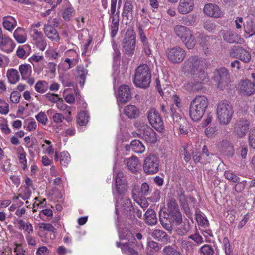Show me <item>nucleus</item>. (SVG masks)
<instances>
[{
    "mask_svg": "<svg viewBox=\"0 0 255 255\" xmlns=\"http://www.w3.org/2000/svg\"><path fill=\"white\" fill-rule=\"evenodd\" d=\"M151 198H152V201L153 202H156L158 201L160 198V191L156 190L151 196Z\"/></svg>",
    "mask_w": 255,
    "mask_h": 255,
    "instance_id": "62",
    "label": "nucleus"
},
{
    "mask_svg": "<svg viewBox=\"0 0 255 255\" xmlns=\"http://www.w3.org/2000/svg\"><path fill=\"white\" fill-rule=\"evenodd\" d=\"M39 227L40 228H43L45 230L52 232H55V231L56 230L55 227L52 224L49 223H41Z\"/></svg>",
    "mask_w": 255,
    "mask_h": 255,
    "instance_id": "53",
    "label": "nucleus"
},
{
    "mask_svg": "<svg viewBox=\"0 0 255 255\" xmlns=\"http://www.w3.org/2000/svg\"><path fill=\"white\" fill-rule=\"evenodd\" d=\"M224 40L230 43H237L239 37L236 33L232 31H225L223 33Z\"/></svg>",
    "mask_w": 255,
    "mask_h": 255,
    "instance_id": "28",
    "label": "nucleus"
},
{
    "mask_svg": "<svg viewBox=\"0 0 255 255\" xmlns=\"http://www.w3.org/2000/svg\"><path fill=\"white\" fill-rule=\"evenodd\" d=\"M193 7V0H180L178 8L180 13L185 14L191 12Z\"/></svg>",
    "mask_w": 255,
    "mask_h": 255,
    "instance_id": "16",
    "label": "nucleus"
},
{
    "mask_svg": "<svg viewBox=\"0 0 255 255\" xmlns=\"http://www.w3.org/2000/svg\"><path fill=\"white\" fill-rule=\"evenodd\" d=\"M43 30L45 35L51 40L57 41L59 40L58 32L51 25L45 24Z\"/></svg>",
    "mask_w": 255,
    "mask_h": 255,
    "instance_id": "18",
    "label": "nucleus"
},
{
    "mask_svg": "<svg viewBox=\"0 0 255 255\" xmlns=\"http://www.w3.org/2000/svg\"><path fill=\"white\" fill-rule=\"evenodd\" d=\"M77 72L78 73L77 79L79 84L83 86L85 83L86 76L88 73L87 70L85 69L83 66H78L77 67Z\"/></svg>",
    "mask_w": 255,
    "mask_h": 255,
    "instance_id": "29",
    "label": "nucleus"
},
{
    "mask_svg": "<svg viewBox=\"0 0 255 255\" xmlns=\"http://www.w3.org/2000/svg\"><path fill=\"white\" fill-rule=\"evenodd\" d=\"M118 101L124 104L129 101L132 98L130 89L128 85L121 86L118 90Z\"/></svg>",
    "mask_w": 255,
    "mask_h": 255,
    "instance_id": "14",
    "label": "nucleus"
},
{
    "mask_svg": "<svg viewBox=\"0 0 255 255\" xmlns=\"http://www.w3.org/2000/svg\"><path fill=\"white\" fill-rule=\"evenodd\" d=\"M183 150L182 151V155L183 156L184 160L186 162H188L191 159V155L188 150V146L184 144L182 146Z\"/></svg>",
    "mask_w": 255,
    "mask_h": 255,
    "instance_id": "46",
    "label": "nucleus"
},
{
    "mask_svg": "<svg viewBox=\"0 0 255 255\" xmlns=\"http://www.w3.org/2000/svg\"><path fill=\"white\" fill-rule=\"evenodd\" d=\"M74 10L72 8L69 7L65 9L63 13V18L66 21H69Z\"/></svg>",
    "mask_w": 255,
    "mask_h": 255,
    "instance_id": "48",
    "label": "nucleus"
},
{
    "mask_svg": "<svg viewBox=\"0 0 255 255\" xmlns=\"http://www.w3.org/2000/svg\"><path fill=\"white\" fill-rule=\"evenodd\" d=\"M181 205L182 206V207L185 212V213L187 215L189 216L191 214V211L189 207V204L185 199H182L181 198L180 200Z\"/></svg>",
    "mask_w": 255,
    "mask_h": 255,
    "instance_id": "45",
    "label": "nucleus"
},
{
    "mask_svg": "<svg viewBox=\"0 0 255 255\" xmlns=\"http://www.w3.org/2000/svg\"><path fill=\"white\" fill-rule=\"evenodd\" d=\"M240 90L243 94L250 96L255 93V88L251 81L246 79L241 82Z\"/></svg>",
    "mask_w": 255,
    "mask_h": 255,
    "instance_id": "17",
    "label": "nucleus"
},
{
    "mask_svg": "<svg viewBox=\"0 0 255 255\" xmlns=\"http://www.w3.org/2000/svg\"><path fill=\"white\" fill-rule=\"evenodd\" d=\"M137 128V135L149 143H155L158 140V135L147 124L138 122L135 124Z\"/></svg>",
    "mask_w": 255,
    "mask_h": 255,
    "instance_id": "6",
    "label": "nucleus"
},
{
    "mask_svg": "<svg viewBox=\"0 0 255 255\" xmlns=\"http://www.w3.org/2000/svg\"><path fill=\"white\" fill-rule=\"evenodd\" d=\"M214 80L217 83V87L221 90L228 87L230 82L229 71L222 67L217 69L215 72Z\"/></svg>",
    "mask_w": 255,
    "mask_h": 255,
    "instance_id": "8",
    "label": "nucleus"
},
{
    "mask_svg": "<svg viewBox=\"0 0 255 255\" xmlns=\"http://www.w3.org/2000/svg\"><path fill=\"white\" fill-rule=\"evenodd\" d=\"M36 120L42 125H45L48 121L46 115L43 112H40L35 116Z\"/></svg>",
    "mask_w": 255,
    "mask_h": 255,
    "instance_id": "44",
    "label": "nucleus"
},
{
    "mask_svg": "<svg viewBox=\"0 0 255 255\" xmlns=\"http://www.w3.org/2000/svg\"><path fill=\"white\" fill-rule=\"evenodd\" d=\"M44 81H39L36 84L35 86V88L36 91L39 93H43L45 92V90L44 89L43 83Z\"/></svg>",
    "mask_w": 255,
    "mask_h": 255,
    "instance_id": "55",
    "label": "nucleus"
},
{
    "mask_svg": "<svg viewBox=\"0 0 255 255\" xmlns=\"http://www.w3.org/2000/svg\"><path fill=\"white\" fill-rule=\"evenodd\" d=\"M246 50L240 46H234L229 51V55L231 57L239 59L242 54H245Z\"/></svg>",
    "mask_w": 255,
    "mask_h": 255,
    "instance_id": "27",
    "label": "nucleus"
},
{
    "mask_svg": "<svg viewBox=\"0 0 255 255\" xmlns=\"http://www.w3.org/2000/svg\"><path fill=\"white\" fill-rule=\"evenodd\" d=\"M8 45H10L11 48H14V46H13V41L9 37H3L2 34L0 35V46L1 47H4Z\"/></svg>",
    "mask_w": 255,
    "mask_h": 255,
    "instance_id": "37",
    "label": "nucleus"
},
{
    "mask_svg": "<svg viewBox=\"0 0 255 255\" xmlns=\"http://www.w3.org/2000/svg\"><path fill=\"white\" fill-rule=\"evenodd\" d=\"M117 0H111V16H114L116 13V5H117Z\"/></svg>",
    "mask_w": 255,
    "mask_h": 255,
    "instance_id": "64",
    "label": "nucleus"
},
{
    "mask_svg": "<svg viewBox=\"0 0 255 255\" xmlns=\"http://www.w3.org/2000/svg\"><path fill=\"white\" fill-rule=\"evenodd\" d=\"M6 75L9 82L12 84H15L20 79L18 71L15 69H9Z\"/></svg>",
    "mask_w": 255,
    "mask_h": 255,
    "instance_id": "26",
    "label": "nucleus"
},
{
    "mask_svg": "<svg viewBox=\"0 0 255 255\" xmlns=\"http://www.w3.org/2000/svg\"><path fill=\"white\" fill-rule=\"evenodd\" d=\"M143 219L147 224L149 225H155L157 223V218L154 210L149 208L144 215Z\"/></svg>",
    "mask_w": 255,
    "mask_h": 255,
    "instance_id": "21",
    "label": "nucleus"
},
{
    "mask_svg": "<svg viewBox=\"0 0 255 255\" xmlns=\"http://www.w3.org/2000/svg\"><path fill=\"white\" fill-rule=\"evenodd\" d=\"M116 190L119 194H122L127 189L126 180L122 172H119L115 178Z\"/></svg>",
    "mask_w": 255,
    "mask_h": 255,
    "instance_id": "15",
    "label": "nucleus"
},
{
    "mask_svg": "<svg viewBox=\"0 0 255 255\" xmlns=\"http://www.w3.org/2000/svg\"><path fill=\"white\" fill-rule=\"evenodd\" d=\"M147 247L148 249H150L156 252L158 251L160 249L158 244L153 241L148 242Z\"/></svg>",
    "mask_w": 255,
    "mask_h": 255,
    "instance_id": "56",
    "label": "nucleus"
},
{
    "mask_svg": "<svg viewBox=\"0 0 255 255\" xmlns=\"http://www.w3.org/2000/svg\"><path fill=\"white\" fill-rule=\"evenodd\" d=\"M132 151L136 153H142L145 150V147L142 142L138 140H134L130 142Z\"/></svg>",
    "mask_w": 255,
    "mask_h": 255,
    "instance_id": "32",
    "label": "nucleus"
},
{
    "mask_svg": "<svg viewBox=\"0 0 255 255\" xmlns=\"http://www.w3.org/2000/svg\"><path fill=\"white\" fill-rule=\"evenodd\" d=\"M17 22L15 19L12 17H8L4 20L3 25L4 28L9 30L11 31L16 26Z\"/></svg>",
    "mask_w": 255,
    "mask_h": 255,
    "instance_id": "34",
    "label": "nucleus"
},
{
    "mask_svg": "<svg viewBox=\"0 0 255 255\" xmlns=\"http://www.w3.org/2000/svg\"><path fill=\"white\" fill-rule=\"evenodd\" d=\"M35 40L36 41V44L37 47H38L40 50L44 51L47 45V43L45 40L43 38H41L35 39Z\"/></svg>",
    "mask_w": 255,
    "mask_h": 255,
    "instance_id": "47",
    "label": "nucleus"
},
{
    "mask_svg": "<svg viewBox=\"0 0 255 255\" xmlns=\"http://www.w3.org/2000/svg\"><path fill=\"white\" fill-rule=\"evenodd\" d=\"M195 215L196 220L199 225L203 227H205L206 225H208V221L207 218L204 217L199 211H196Z\"/></svg>",
    "mask_w": 255,
    "mask_h": 255,
    "instance_id": "36",
    "label": "nucleus"
},
{
    "mask_svg": "<svg viewBox=\"0 0 255 255\" xmlns=\"http://www.w3.org/2000/svg\"><path fill=\"white\" fill-rule=\"evenodd\" d=\"M159 160L154 154H150L144 160L143 170L148 175L154 174L159 171Z\"/></svg>",
    "mask_w": 255,
    "mask_h": 255,
    "instance_id": "10",
    "label": "nucleus"
},
{
    "mask_svg": "<svg viewBox=\"0 0 255 255\" xmlns=\"http://www.w3.org/2000/svg\"><path fill=\"white\" fill-rule=\"evenodd\" d=\"M251 57L250 53L246 50L245 54H242L241 58L239 59L245 63L249 62L251 60Z\"/></svg>",
    "mask_w": 255,
    "mask_h": 255,
    "instance_id": "60",
    "label": "nucleus"
},
{
    "mask_svg": "<svg viewBox=\"0 0 255 255\" xmlns=\"http://www.w3.org/2000/svg\"><path fill=\"white\" fill-rule=\"evenodd\" d=\"M216 112L219 122L223 125H227L230 122L234 113L232 104L226 100L218 103Z\"/></svg>",
    "mask_w": 255,
    "mask_h": 255,
    "instance_id": "5",
    "label": "nucleus"
},
{
    "mask_svg": "<svg viewBox=\"0 0 255 255\" xmlns=\"http://www.w3.org/2000/svg\"><path fill=\"white\" fill-rule=\"evenodd\" d=\"M208 100L204 96H197L191 102L189 115L194 121L200 120L208 106Z\"/></svg>",
    "mask_w": 255,
    "mask_h": 255,
    "instance_id": "2",
    "label": "nucleus"
},
{
    "mask_svg": "<svg viewBox=\"0 0 255 255\" xmlns=\"http://www.w3.org/2000/svg\"><path fill=\"white\" fill-rule=\"evenodd\" d=\"M200 251L204 255H213L214 253V248L208 244L202 246L200 248Z\"/></svg>",
    "mask_w": 255,
    "mask_h": 255,
    "instance_id": "40",
    "label": "nucleus"
},
{
    "mask_svg": "<svg viewBox=\"0 0 255 255\" xmlns=\"http://www.w3.org/2000/svg\"><path fill=\"white\" fill-rule=\"evenodd\" d=\"M124 205V212L126 213L127 217L131 220H133L135 218V208L133 206L132 202L129 199H126L125 201Z\"/></svg>",
    "mask_w": 255,
    "mask_h": 255,
    "instance_id": "22",
    "label": "nucleus"
},
{
    "mask_svg": "<svg viewBox=\"0 0 255 255\" xmlns=\"http://www.w3.org/2000/svg\"><path fill=\"white\" fill-rule=\"evenodd\" d=\"M187 123L184 121L183 124H181L179 126V130L181 134H187L188 132V128L187 127Z\"/></svg>",
    "mask_w": 255,
    "mask_h": 255,
    "instance_id": "58",
    "label": "nucleus"
},
{
    "mask_svg": "<svg viewBox=\"0 0 255 255\" xmlns=\"http://www.w3.org/2000/svg\"><path fill=\"white\" fill-rule=\"evenodd\" d=\"M124 113L130 118H136L139 115L138 108L134 105H129L124 108Z\"/></svg>",
    "mask_w": 255,
    "mask_h": 255,
    "instance_id": "24",
    "label": "nucleus"
},
{
    "mask_svg": "<svg viewBox=\"0 0 255 255\" xmlns=\"http://www.w3.org/2000/svg\"><path fill=\"white\" fill-rule=\"evenodd\" d=\"M203 11L206 15L211 17L220 18L223 15V13L219 7L215 4L209 3L205 4Z\"/></svg>",
    "mask_w": 255,
    "mask_h": 255,
    "instance_id": "13",
    "label": "nucleus"
},
{
    "mask_svg": "<svg viewBox=\"0 0 255 255\" xmlns=\"http://www.w3.org/2000/svg\"><path fill=\"white\" fill-rule=\"evenodd\" d=\"M147 118L150 125L156 131L162 132L164 130L163 121L155 108H151L148 112Z\"/></svg>",
    "mask_w": 255,
    "mask_h": 255,
    "instance_id": "9",
    "label": "nucleus"
},
{
    "mask_svg": "<svg viewBox=\"0 0 255 255\" xmlns=\"http://www.w3.org/2000/svg\"><path fill=\"white\" fill-rule=\"evenodd\" d=\"M138 162L139 160L137 157L132 156L131 158L127 160V165L129 170L134 172L136 170Z\"/></svg>",
    "mask_w": 255,
    "mask_h": 255,
    "instance_id": "35",
    "label": "nucleus"
},
{
    "mask_svg": "<svg viewBox=\"0 0 255 255\" xmlns=\"http://www.w3.org/2000/svg\"><path fill=\"white\" fill-rule=\"evenodd\" d=\"M188 238L195 241L198 245L203 242V238L198 234L191 235Z\"/></svg>",
    "mask_w": 255,
    "mask_h": 255,
    "instance_id": "52",
    "label": "nucleus"
},
{
    "mask_svg": "<svg viewBox=\"0 0 255 255\" xmlns=\"http://www.w3.org/2000/svg\"><path fill=\"white\" fill-rule=\"evenodd\" d=\"M149 186L148 184L144 182L142 184L141 186V194L144 196L147 195L149 192Z\"/></svg>",
    "mask_w": 255,
    "mask_h": 255,
    "instance_id": "59",
    "label": "nucleus"
},
{
    "mask_svg": "<svg viewBox=\"0 0 255 255\" xmlns=\"http://www.w3.org/2000/svg\"><path fill=\"white\" fill-rule=\"evenodd\" d=\"M224 175L226 179L234 183L239 182L240 180V178L236 174L229 171H226Z\"/></svg>",
    "mask_w": 255,
    "mask_h": 255,
    "instance_id": "39",
    "label": "nucleus"
},
{
    "mask_svg": "<svg viewBox=\"0 0 255 255\" xmlns=\"http://www.w3.org/2000/svg\"><path fill=\"white\" fill-rule=\"evenodd\" d=\"M203 27L206 30L209 31H212L215 29V25L211 21L206 20L203 22Z\"/></svg>",
    "mask_w": 255,
    "mask_h": 255,
    "instance_id": "51",
    "label": "nucleus"
},
{
    "mask_svg": "<svg viewBox=\"0 0 255 255\" xmlns=\"http://www.w3.org/2000/svg\"><path fill=\"white\" fill-rule=\"evenodd\" d=\"M186 47L189 49H192L195 45V41L191 32H188V34L182 40Z\"/></svg>",
    "mask_w": 255,
    "mask_h": 255,
    "instance_id": "31",
    "label": "nucleus"
},
{
    "mask_svg": "<svg viewBox=\"0 0 255 255\" xmlns=\"http://www.w3.org/2000/svg\"><path fill=\"white\" fill-rule=\"evenodd\" d=\"M190 230V224L189 221L186 223H184V224L182 225L181 229L179 231L178 233L179 234H184L188 232Z\"/></svg>",
    "mask_w": 255,
    "mask_h": 255,
    "instance_id": "54",
    "label": "nucleus"
},
{
    "mask_svg": "<svg viewBox=\"0 0 255 255\" xmlns=\"http://www.w3.org/2000/svg\"><path fill=\"white\" fill-rule=\"evenodd\" d=\"M250 128V122L243 118L239 119L234 124V132L237 137L242 138L245 136Z\"/></svg>",
    "mask_w": 255,
    "mask_h": 255,
    "instance_id": "12",
    "label": "nucleus"
},
{
    "mask_svg": "<svg viewBox=\"0 0 255 255\" xmlns=\"http://www.w3.org/2000/svg\"><path fill=\"white\" fill-rule=\"evenodd\" d=\"M45 96L49 101L52 102H57L61 100V98H59L57 94L54 93H48Z\"/></svg>",
    "mask_w": 255,
    "mask_h": 255,
    "instance_id": "49",
    "label": "nucleus"
},
{
    "mask_svg": "<svg viewBox=\"0 0 255 255\" xmlns=\"http://www.w3.org/2000/svg\"><path fill=\"white\" fill-rule=\"evenodd\" d=\"M139 34L140 36V40L143 43V45H147L148 43L147 38L143 32V29L140 27L139 28Z\"/></svg>",
    "mask_w": 255,
    "mask_h": 255,
    "instance_id": "57",
    "label": "nucleus"
},
{
    "mask_svg": "<svg viewBox=\"0 0 255 255\" xmlns=\"http://www.w3.org/2000/svg\"><path fill=\"white\" fill-rule=\"evenodd\" d=\"M207 68L206 59L197 56L190 57L185 62V72L190 73L193 80L191 83L192 90L198 91L203 88V84L208 81V77L205 70Z\"/></svg>",
    "mask_w": 255,
    "mask_h": 255,
    "instance_id": "1",
    "label": "nucleus"
},
{
    "mask_svg": "<svg viewBox=\"0 0 255 255\" xmlns=\"http://www.w3.org/2000/svg\"><path fill=\"white\" fill-rule=\"evenodd\" d=\"M136 46V36L132 30H127L122 42V51L131 56L134 52Z\"/></svg>",
    "mask_w": 255,
    "mask_h": 255,
    "instance_id": "7",
    "label": "nucleus"
},
{
    "mask_svg": "<svg viewBox=\"0 0 255 255\" xmlns=\"http://www.w3.org/2000/svg\"><path fill=\"white\" fill-rule=\"evenodd\" d=\"M19 70L21 75L22 79L26 80L31 76L32 72L31 66L29 64H22L19 67Z\"/></svg>",
    "mask_w": 255,
    "mask_h": 255,
    "instance_id": "25",
    "label": "nucleus"
},
{
    "mask_svg": "<svg viewBox=\"0 0 255 255\" xmlns=\"http://www.w3.org/2000/svg\"><path fill=\"white\" fill-rule=\"evenodd\" d=\"M24 29L19 27L13 33L14 38L19 43H23L26 41V37L24 35Z\"/></svg>",
    "mask_w": 255,
    "mask_h": 255,
    "instance_id": "33",
    "label": "nucleus"
},
{
    "mask_svg": "<svg viewBox=\"0 0 255 255\" xmlns=\"http://www.w3.org/2000/svg\"><path fill=\"white\" fill-rule=\"evenodd\" d=\"M248 140L250 146L253 148H255V128L249 131Z\"/></svg>",
    "mask_w": 255,
    "mask_h": 255,
    "instance_id": "41",
    "label": "nucleus"
},
{
    "mask_svg": "<svg viewBox=\"0 0 255 255\" xmlns=\"http://www.w3.org/2000/svg\"><path fill=\"white\" fill-rule=\"evenodd\" d=\"M163 252L165 255H181L179 251L170 246L165 247L163 250Z\"/></svg>",
    "mask_w": 255,
    "mask_h": 255,
    "instance_id": "42",
    "label": "nucleus"
},
{
    "mask_svg": "<svg viewBox=\"0 0 255 255\" xmlns=\"http://www.w3.org/2000/svg\"><path fill=\"white\" fill-rule=\"evenodd\" d=\"M151 70L147 64L140 65L135 69L133 83L137 87L147 88L151 83Z\"/></svg>",
    "mask_w": 255,
    "mask_h": 255,
    "instance_id": "4",
    "label": "nucleus"
},
{
    "mask_svg": "<svg viewBox=\"0 0 255 255\" xmlns=\"http://www.w3.org/2000/svg\"><path fill=\"white\" fill-rule=\"evenodd\" d=\"M196 17L193 15H189L183 18V23L187 25H192L196 21Z\"/></svg>",
    "mask_w": 255,
    "mask_h": 255,
    "instance_id": "43",
    "label": "nucleus"
},
{
    "mask_svg": "<svg viewBox=\"0 0 255 255\" xmlns=\"http://www.w3.org/2000/svg\"><path fill=\"white\" fill-rule=\"evenodd\" d=\"M174 32L176 35L181 40L187 35L188 32H191L189 29L184 26L176 25L174 27Z\"/></svg>",
    "mask_w": 255,
    "mask_h": 255,
    "instance_id": "30",
    "label": "nucleus"
},
{
    "mask_svg": "<svg viewBox=\"0 0 255 255\" xmlns=\"http://www.w3.org/2000/svg\"><path fill=\"white\" fill-rule=\"evenodd\" d=\"M64 119V116L61 113H56L53 116V121L55 123H60L62 122V120Z\"/></svg>",
    "mask_w": 255,
    "mask_h": 255,
    "instance_id": "63",
    "label": "nucleus"
},
{
    "mask_svg": "<svg viewBox=\"0 0 255 255\" xmlns=\"http://www.w3.org/2000/svg\"><path fill=\"white\" fill-rule=\"evenodd\" d=\"M159 221L162 226L168 232L171 231L175 226L182 222V217L180 211H160Z\"/></svg>",
    "mask_w": 255,
    "mask_h": 255,
    "instance_id": "3",
    "label": "nucleus"
},
{
    "mask_svg": "<svg viewBox=\"0 0 255 255\" xmlns=\"http://www.w3.org/2000/svg\"><path fill=\"white\" fill-rule=\"evenodd\" d=\"M221 151L229 157H232L235 150L233 145L228 140H224L220 143Z\"/></svg>",
    "mask_w": 255,
    "mask_h": 255,
    "instance_id": "19",
    "label": "nucleus"
},
{
    "mask_svg": "<svg viewBox=\"0 0 255 255\" xmlns=\"http://www.w3.org/2000/svg\"><path fill=\"white\" fill-rule=\"evenodd\" d=\"M21 94L17 91H13L10 95V100L12 103H17L19 102Z\"/></svg>",
    "mask_w": 255,
    "mask_h": 255,
    "instance_id": "50",
    "label": "nucleus"
},
{
    "mask_svg": "<svg viewBox=\"0 0 255 255\" xmlns=\"http://www.w3.org/2000/svg\"><path fill=\"white\" fill-rule=\"evenodd\" d=\"M151 235L154 239L163 243H167L169 240L167 234L162 230H155L152 232Z\"/></svg>",
    "mask_w": 255,
    "mask_h": 255,
    "instance_id": "23",
    "label": "nucleus"
},
{
    "mask_svg": "<svg viewBox=\"0 0 255 255\" xmlns=\"http://www.w3.org/2000/svg\"><path fill=\"white\" fill-rule=\"evenodd\" d=\"M119 28V23H116V22H113L112 23L111 26V36L114 37L117 34Z\"/></svg>",
    "mask_w": 255,
    "mask_h": 255,
    "instance_id": "61",
    "label": "nucleus"
},
{
    "mask_svg": "<svg viewBox=\"0 0 255 255\" xmlns=\"http://www.w3.org/2000/svg\"><path fill=\"white\" fill-rule=\"evenodd\" d=\"M168 60L173 63L182 62L185 58V51L179 47L168 49L166 52Z\"/></svg>",
    "mask_w": 255,
    "mask_h": 255,
    "instance_id": "11",
    "label": "nucleus"
},
{
    "mask_svg": "<svg viewBox=\"0 0 255 255\" xmlns=\"http://www.w3.org/2000/svg\"><path fill=\"white\" fill-rule=\"evenodd\" d=\"M180 211L178 205L174 199H170L167 203L166 211Z\"/></svg>",
    "mask_w": 255,
    "mask_h": 255,
    "instance_id": "38",
    "label": "nucleus"
},
{
    "mask_svg": "<svg viewBox=\"0 0 255 255\" xmlns=\"http://www.w3.org/2000/svg\"><path fill=\"white\" fill-rule=\"evenodd\" d=\"M133 5L132 1L130 0H126L123 7L122 13L123 17L126 18L127 20L133 19Z\"/></svg>",
    "mask_w": 255,
    "mask_h": 255,
    "instance_id": "20",
    "label": "nucleus"
}]
</instances>
